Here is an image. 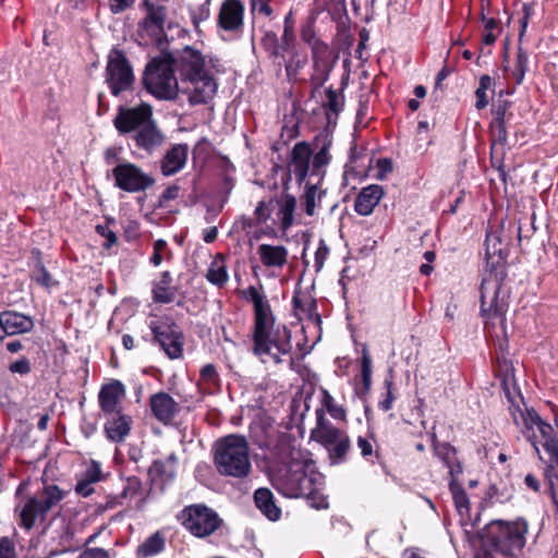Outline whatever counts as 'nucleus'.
Returning a JSON list of instances; mask_svg holds the SVG:
<instances>
[{"mask_svg":"<svg viewBox=\"0 0 558 558\" xmlns=\"http://www.w3.org/2000/svg\"><path fill=\"white\" fill-rule=\"evenodd\" d=\"M257 252L262 263L265 266H279V246L262 244L259 245Z\"/></svg>","mask_w":558,"mask_h":558,"instance_id":"obj_46","label":"nucleus"},{"mask_svg":"<svg viewBox=\"0 0 558 558\" xmlns=\"http://www.w3.org/2000/svg\"><path fill=\"white\" fill-rule=\"evenodd\" d=\"M189 146L186 144H177L167 151L162 161L161 170L165 175H171L180 171L187 159Z\"/></svg>","mask_w":558,"mask_h":558,"instance_id":"obj_29","label":"nucleus"},{"mask_svg":"<svg viewBox=\"0 0 558 558\" xmlns=\"http://www.w3.org/2000/svg\"><path fill=\"white\" fill-rule=\"evenodd\" d=\"M535 427L538 429L543 439L542 446L545 452L558 457V429L545 422L535 409L525 407L524 429L522 433L533 446L538 458L543 460L538 448L537 436L534 430Z\"/></svg>","mask_w":558,"mask_h":558,"instance_id":"obj_9","label":"nucleus"},{"mask_svg":"<svg viewBox=\"0 0 558 558\" xmlns=\"http://www.w3.org/2000/svg\"><path fill=\"white\" fill-rule=\"evenodd\" d=\"M521 404L525 405L523 401H510L509 402V412L513 418V422L517 426L521 423L524 426V417H525V409H521Z\"/></svg>","mask_w":558,"mask_h":558,"instance_id":"obj_49","label":"nucleus"},{"mask_svg":"<svg viewBox=\"0 0 558 558\" xmlns=\"http://www.w3.org/2000/svg\"><path fill=\"white\" fill-rule=\"evenodd\" d=\"M143 84L146 90L159 100H172L181 93L169 51L160 49V54L147 63Z\"/></svg>","mask_w":558,"mask_h":558,"instance_id":"obj_7","label":"nucleus"},{"mask_svg":"<svg viewBox=\"0 0 558 558\" xmlns=\"http://www.w3.org/2000/svg\"><path fill=\"white\" fill-rule=\"evenodd\" d=\"M294 19L292 17V13L290 12L284 17V31L283 38L287 45H290L294 40Z\"/></svg>","mask_w":558,"mask_h":558,"instance_id":"obj_54","label":"nucleus"},{"mask_svg":"<svg viewBox=\"0 0 558 558\" xmlns=\"http://www.w3.org/2000/svg\"><path fill=\"white\" fill-rule=\"evenodd\" d=\"M356 446L361 451V456L372 464L384 462L380 448L376 445L374 432H369L367 436H359L356 439Z\"/></svg>","mask_w":558,"mask_h":558,"instance_id":"obj_32","label":"nucleus"},{"mask_svg":"<svg viewBox=\"0 0 558 558\" xmlns=\"http://www.w3.org/2000/svg\"><path fill=\"white\" fill-rule=\"evenodd\" d=\"M303 391L291 399L289 415L281 432V495L289 498H306L308 505L317 510L328 508L327 497L323 494L324 476L315 471L314 462L307 450L301 449L304 434L303 420L310 405Z\"/></svg>","mask_w":558,"mask_h":558,"instance_id":"obj_1","label":"nucleus"},{"mask_svg":"<svg viewBox=\"0 0 558 558\" xmlns=\"http://www.w3.org/2000/svg\"><path fill=\"white\" fill-rule=\"evenodd\" d=\"M524 484L526 485L527 488H530L531 490H533L535 493H538L541 489V483H539L538 478L531 473L525 475Z\"/></svg>","mask_w":558,"mask_h":558,"instance_id":"obj_63","label":"nucleus"},{"mask_svg":"<svg viewBox=\"0 0 558 558\" xmlns=\"http://www.w3.org/2000/svg\"><path fill=\"white\" fill-rule=\"evenodd\" d=\"M255 442L260 448H266L270 451L279 448V425L275 423L274 418L269 416L260 418L259 434L255 435Z\"/></svg>","mask_w":558,"mask_h":558,"instance_id":"obj_27","label":"nucleus"},{"mask_svg":"<svg viewBox=\"0 0 558 558\" xmlns=\"http://www.w3.org/2000/svg\"><path fill=\"white\" fill-rule=\"evenodd\" d=\"M401 558H426L418 547H407L401 553Z\"/></svg>","mask_w":558,"mask_h":558,"instance_id":"obj_64","label":"nucleus"},{"mask_svg":"<svg viewBox=\"0 0 558 558\" xmlns=\"http://www.w3.org/2000/svg\"><path fill=\"white\" fill-rule=\"evenodd\" d=\"M227 267L223 262L214 260L207 271L206 279L218 287H222L228 281Z\"/></svg>","mask_w":558,"mask_h":558,"instance_id":"obj_42","label":"nucleus"},{"mask_svg":"<svg viewBox=\"0 0 558 558\" xmlns=\"http://www.w3.org/2000/svg\"><path fill=\"white\" fill-rule=\"evenodd\" d=\"M508 251L502 246L500 231L488 230L485 239L486 267L480 286V314L486 320L505 319L508 303L499 299L507 278Z\"/></svg>","mask_w":558,"mask_h":558,"instance_id":"obj_2","label":"nucleus"},{"mask_svg":"<svg viewBox=\"0 0 558 558\" xmlns=\"http://www.w3.org/2000/svg\"><path fill=\"white\" fill-rule=\"evenodd\" d=\"M527 52L523 50L522 47H518L515 62L513 69L511 70V75L515 84L520 85L523 82L525 72L527 71Z\"/></svg>","mask_w":558,"mask_h":558,"instance_id":"obj_41","label":"nucleus"},{"mask_svg":"<svg viewBox=\"0 0 558 558\" xmlns=\"http://www.w3.org/2000/svg\"><path fill=\"white\" fill-rule=\"evenodd\" d=\"M493 78L488 74H484L480 77L478 87L475 90L476 95V105H488L490 97L488 96V92L492 94L495 93Z\"/></svg>","mask_w":558,"mask_h":558,"instance_id":"obj_43","label":"nucleus"},{"mask_svg":"<svg viewBox=\"0 0 558 558\" xmlns=\"http://www.w3.org/2000/svg\"><path fill=\"white\" fill-rule=\"evenodd\" d=\"M254 502L256 508L269 520L277 521L279 519V508L270 489L265 487L256 489Z\"/></svg>","mask_w":558,"mask_h":558,"instance_id":"obj_31","label":"nucleus"},{"mask_svg":"<svg viewBox=\"0 0 558 558\" xmlns=\"http://www.w3.org/2000/svg\"><path fill=\"white\" fill-rule=\"evenodd\" d=\"M31 277L35 282L45 288H50L57 284L40 260L36 262Z\"/></svg>","mask_w":558,"mask_h":558,"instance_id":"obj_45","label":"nucleus"},{"mask_svg":"<svg viewBox=\"0 0 558 558\" xmlns=\"http://www.w3.org/2000/svg\"><path fill=\"white\" fill-rule=\"evenodd\" d=\"M384 388L386 392L383 395V398L378 401V408L387 412L392 409L393 402L397 399L395 392V373L392 368H389L388 374L384 379Z\"/></svg>","mask_w":558,"mask_h":558,"instance_id":"obj_38","label":"nucleus"},{"mask_svg":"<svg viewBox=\"0 0 558 558\" xmlns=\"http://www.w3.org/2000/svg\"><path fill=\"white\" fill-rule=\"evenodd\" d=\"M201 377L207 383H216L218 380V375L215 366L213 364L204 365L201 369Z\"/></svg>","mask_w":558,"mask_h":558,"instance_id":"obj_57","label":"nucleus"},{"mask_svg":"<svg viewBox=\"0 0 558 558\" xmlns=\"http://www.w3.org/2000/svg\"><path fill=\"white\" fill-rule=\"evenodd\" d=\"M323 405L335 420H347V410L343 408V405L337 404L333 397L326 390H324Z\"/></svg>","mask_w":558,"mask_h":558,"instance_id":"obj_44","label":"nucleus"},{"mask_svg":"<svg viewBox=\"0 0 558 558\" xmlns=\"http://www.w3.org/2000/svg\"><path fill=\"white\" fill-rule=\"evenodd\" d=\"M0 558H16L14 543L8 536L0 538Z\"/></svg>","mask_w":558,"mask_h":558,"instance_id":"obj_52","label":"nucleus"},{"mask_svg":"<svg viewBox=\"0 0 558 558\" xmlns=\"http://www.w3.org/2000/svg\"><path fill=\"white\" fill-rule=\"evenodd\" d=\"M153 415L160 423L168 425L180 412V404L167 392L160 391L149 398Z\"/></svg>","mask_w":558,"mask_h":558,"instance_id":"obj_18","label":"nucleus"},{"mask_svg":"<svg viewBox=\"0 0 558 558\" xmlns=\"http://www.w3.org/2000/svg\"><path fill=\"white\" fill-rule=\"evenodd\" d=\"M449 490L452 495L454 506L461 515L469 514L470 512V500L465 489L458 478H451L449 481Z\"/></svg>","mask_w":558,"mask_h":558,"instance_id":"obj_36","label":"nucleus"},{"mask_svg":"<svg viewBox=\"0 0 558 558\" xmlns=\"http://www.w3.org/2000/svg\"><path fill=\"white\" fill-rule=\"evenodd\" d=\"M92 482H89L87 478H83L77 482L75 486V492L84 497L89 496L94 493V488L92 487Z\"/></svg>","mask_w":558,"mask_h":558,"instance_id":"obj_60","label":"nucleus"},{"mask_svg":"<svg viewBox=\"0 0 558 558\" xmlns=\"http://www.w3.org/2000/svg\"><path fill=\"white\" fill-rule=\"evenodd\" d=\"M124 396V386L119 380H113L101 387L98 401L100 409L106 414H112L120 412L118 409L120 399Z\"/></svg>","mask_w":558,"mask_h":558,"instance_id":"obj_25","label":"nucleus"},{"mask_svg":"<svg viewBox=\"0 0 558 558\" xmlns=\"http://www.w3.org/2000/svg\"><path fill=\"white\" fill-rule=\"evenodd\" d=\"M332 144L331 136L329 134L324 135V142L322 147L316 154L312 156V169H311V178H317L319 181H324L326 175V167L331 161V155L329 153V148Z\"/></svg>","mask_w":558,"mask_h":558,"instance_id":"obj_30","label":"nucleus"},{"mask_svg":"<svg viewBox=\"0 0 558 558\" xmlns=\"http://www.w3.org/2000/svg\"><path fill=\"white\" fill-rule=\"evenodd\" d=\"M385 195L378 184H369L361 190L354 201V209L360 216H369Z\"/></svg>","mask_w":558,"mask_h":558,"instance_id":"obj_22","label":"nucleus"},{"mask_svg":"<svg viewBox=\"0 0 558 558\" xmlns=\"http://www.w3.org/2000/svg\"><path fill=\"white\" fill-rule=\"evenodd\" d=\"M183 526L194 536L211 535L221 524L218 514L205 505H191L181 512Z\"/></svg>","mask_w":558,"mask_h":558,"instance_id":"obj_12","label":"nucleus"},{"mask_svg":"<svg viewBox=\"0 0 558 558\" xmlns=\"http://www.w3.org/2000/svg\"><path fill=\"white\" fill-rule=\"evenodd\" d=\"M142 489V482L136 476L128 478V485L124 487L121 497L137 495Z\"/></svg>","mask_w":558,"mask_h":558,"instance_id":"obj_53","label":"nucleus"},{"mask_svg":"<svg viewBox=\"0 0 558 558\" xmlns=\"http://www.w3.org/2000/svg\"><path fill=\"white\" fill-rule=\"evenodd\" d=\"M361 376L363 390L365 393H367L372 388V359L366 350L363 351L361 362Z\"/></svg>","mask_w":558,"mask_h":558,"instance_id":"obj_47","label":"nucleus"},{"mask_svg":"<svg viewBox=\"0 0 558 558\" xmlns=\"http://www.w3.org/2000/svg\"><path fill=\"white\" fill-rule=\"evenodd\" d=\"M172 277L169 271H163L160 280L154 283L153 300L156 303H170L174 300L177 288L171 286Z\"/></svg>","mask_w":558,"mask_h":558,"instance_id":"obj_33","label":"nucleus"},{"mask_svg":"<svg viewBox=\"0 0 558 558\" xmlns=\"http://www.w3.org/2000/svg\"><path fill=\"white\" fill-rule=\"evenodd\" d=\"M323 181L312 182V180H305L302 184L304 185V192L300 196V204L304 213L312 217L315 215L316 201L320 203L327 191L322 187Z\"/></svg>","mask_w":558,"mask_h":558,"instance_id":"obj_28","label":"nucleus"},{"mask_svg":"<svg viewBox=\"0 0 558 558\" xmlns=\"http://www.w3.org/2000/svg\"><path fill=\"white\" fill-rule=\"evenodd\" d=\"M77 558H109V554L102 548L95 547L85 549Z\"/></svg>","mask_w":558,"mask_h":558,"instance_id":"obj_58","label":"nucleus"},{"mask_svg":"<svg viewBox=\"0 0 558 558\" xmlns=\"http://www.w3.org/2000/svg\"><path fill=\"white\" fill-rule=\"evenodd\" d=\"M112 13H120L130 8L135 0H109Z\"/></svg>","mask_w":558,"mask_h":558,"instance_id":"obj_61","label":"nucleus"},{"mask_svg":"<svg viewBox=\"0 0 558 558\" xmlns=\"http://www.w3.org/2000/svg\"><path fill=\"white\" fill-rule=\"evenodd\" d=\"M274 203L279 204V199L272 198L269 199L268 202H259L255 208L254 217H242V229L245 230L247 228L265 223L270 218V214L274 209Z\"/></svg>","mask_w":558,"mask_h":558,"instance_id":"obj_35","label":"nucleus"},{"mask_svg":"<svg viewBox=\"0 0 558 558\" xmlns=\"http://www.w3.org/2000/svg\"><path fill=\"white\" fill-rule=\"evenodd\" d=\"M95 230L99 235L106 238V242L104 244L105 248H110L112 245H114L118 242L117 234L112 230H110L107 226L97 225L95 227Z\"/></svg>","mask_w":558,"mask_h":558,"instance_id":"obj_50","label":"nucleus"},{"mask_svg":"<svg viewBox=\"0 0 558 558\" xmlns=\"http://www.w3.org/2000/svg\"><path fill=\"white\" fill-rule=\"evenodd\" d=\"M300 135L299 123L295 122L291 128H287L286 125L281 128V138L287 136L288 140H293Z\"/></svg>","mask_w":558,"mask_h":558,"instance_id":"obj_62","label":"nucleus"},{"mask_svg":"<svg viewBox=\"0 0 558 558\" xmlns=\"http://www.w3.org/2000/svg\"><path fill=\"white\" fill-rule=\"evenodd\" d=\"M214 462L221 475L245 477L251 470L248 444L241 435H228L215 444Z\"/></svg>","mask_w":558,"mask_h":558,"instance_id":"obj_6","label":"nucleus"},{"mask_svg":"<svg viewBox=\"0 0 558 558\" xmlns=\"http://www.w3.org/2000/svg\"><path fill=\"white\" fill-rule=\"evenodd\" d=\"M296 198L293 195H281V230L289 229L294 223Z\"/></svg>","mask_w":558,"mask_h":558,"instance_id":"obj_40","label":"nucleus"},{"mask_svg":"<svg viewBox=\"0 0 558 558\" xmlns=\"http://www.w3.org/2000/svg\"><path fill=\"white\" fill-rule=\"evenodd\" d=\"M522 13H523V16H522V19L520 21V24H521L520 35L521 36L526 31L527 23H529L531 16L534 14V7H533V4L532 3H523V5H522Z\"/></svg>","mask_w":558,"mask_h":558,"instance_id":"obj_56","label":"nucleus"},{"mask_svg":"<svg viewBox=\"0 0 558 558\" xmlns=\"http://www.w3.org/2000/svg\"><path fill=\"white\" fill-rule=\"evenodd\" d=\"M9 371L13 374L27 375L32 372V365L28 359L22 357L11 363Z\"/></svg>","mask_w":558,"mask_h":558,"instance_id":"obj_51","label":"nucleus"},{"mask_svg":"<svg viewBox=\"0 0 558 558\" xmlns=\"http://www.w3.org/2000/svg\"><path fill=\"white\" fill-rule=\"evenodd\" d=\"M165 549V537L160 532L154 533L137 548V555L144 558L155 556Z\"/></svg>","mask_w":558,"mask_h":558,"instance_id":"obj_37","label":"nucleus"},{"mask_svg":"<svg viewBox=\"0 0 558 558\" xmlns=\"http://www.w3.org/2000/svg\"><path fill=\"white\" fill-rule=\"evenodd\" d=\"M112 175L116 186L129 193L144 192L155 184V179L150 174L132 162L117 165L112 169Z\"/></svg>","mask_w":558,"mask_h":558,"instance_id":"obj_15","label":"nucleus"},{"mask_svg":"<svg viewBox=\"0 0 558 558\" xmlns=\"http://www.w3.org/2000/svg\"><path fill=\"white\" fill-rule=\"evenodd\" d=\"M505 371L501 377V388L505 392V396L510 401H523V396L518 387L514 377V367L511 364H508L507 361H504Z\"/></svg>","mask_w":558,"mask_h":558,"instance_id":"obj_34","label":"nucleus"},{"mask_svg":"<svg viewBox=\"0 0 558 558\" xmlns=\"http://www.w3.org/2000/svg\"><path fill=\"white\" fill-rule=\"evenodd\" d=\"M63 493L57 485L45 486L43 492L28 499L21 512V523L31 530L37 519L44 520L46 514L62 500Z\"/></svg>","mask_w":558,"mask_h":558,"instance_id":"obj_11","label":"nucleus"},{"mask_svg":"<svg viewBox=\"0 0 558 558\" xmlns=\"http://www.w3.org/2000/svg\"><path fill=\"white\" fill-rule=\"evenodd\" d=\"M101 469L98 462L93 461L84 474V478H87L92 483L99 482L101 478Z\"/></svg>","mask_w":558,"mask_h":558,"instance_id":"obj_55","label":"nucleus"},{"mask_svg":"<svg viewBox=\"0 0 558 558\" xmlns=\"http://www.w3.org/2000/svg\"><path fill=\"white\" fill-rule=\"evenodd\" d=\"M244 5L241 0H225L218 14V26L227 32H236L243 26Z\"/></svg>","mask_w":558,"mask_h":558,"instance_id":"obj_20","label":"nucleus"},{"mask_svg":"<svg viewBox=\"0 0 558 558\" xmlns=\"http://www.w3.org/2000/svg\"><path fill=\"white\" fill-rule=\"evenodd\" d=\"M134 140L140 148L150 153L162 144L165 136L150 118L136 132Z\"/></svg>","mask_w":558,"mask_h":558,"instance_id":"obj_26","label":"nucleus"},{"mask_svg":"<svg viewBox=\"0 0 558 558\" xmlns=\"http://www.w3.org/2000/svg\"><path fill=\"white\" fill-rule=\"evenodd\" d=\"M147 4V16L143 22L146 32L156 38V44L159 49H165V43L167 41L163 32V24L166 20V9L161 5Z\"/></svg>","mask_w":558,"mask_h":558,"instance_id":"obj_21","label":"nucleus"},{"mask_svg":"<svg viewBox=\"0 0 558 558\" xmlns=\"http://www.w3.org/2000/svg\"><path fill=\"white\" fill-rule=\"evenodd\" d=\"M316 427L311 437L328 451L331 465L342 464L351 449V440L345 430L336 427L325 418L323 409L316 410Z\"/></svg>","mask_w":558,"mask_h":558,"instance_id":"obj_8","label":"nucleus"},{"mask_svg":"<svg viewBox=\"0 0 558 558\" xmlns=\"http://www.w3.org/2000/svg\"><path fill=\"white\" fill-rule=\"evenodd\" d=\"M527 532L529 523L524 518L493 520L478 533L481 546L474 558H519Z\"/></svg>","mask_w":558,"mask_h":558,"instance_id":"obj_4","label":"nucleus"},{"mask_svg":"<svg viewBox=\"0 0 558 558\" xmlns=\"http://www.w3.org/2000/svg\"><path fill=\"white\" fill-rule=\"evenodd\" d=\"M149 328L153 332V341L171 360L183 355L184 335L180 326L170 317L151 320Z\"/></svg>","mask_w":558,"mask_h":558,"instance_id":"obj_10","label":"nucleus"},{"mask_svg":"<svg viewBox=\"0 0 558 558\" xmlns=\"http://www.w3.org/2000/svg\"><path fill=\"white\" fill-rule=\"evenodd\" d=\"M106 82L113 95L130 89L134 83L132 68L121 50L113 49L109 54Z\"/></svg>","mask_w":558,"mask_h":558,"instance_id":"obj_14","label":"nucleus"},{"mask_svg":"<svg viewBox=\"0 0 558 558\" xmlns=\"http://www.w3.org/2000/svg\"><path fill=\"white\" fill-rule=\"evenodd\" d=\"M262 46L269 53L270 57L277 58L279 53V45L276 33H266L262 39Z\"/></svg>","mask_w":558,"mask_h":558,"instance_id":"obj_48","label":"nucleus"},{"mask_svg":"<svg viewBox=\"0 0 558 558\" xmlns=\"http://www.w3.org/2000/svg\"><path fill=\"white\" fill-rule=\"evenodd\" d=\"M151 107H119L113 125L120 134L140 130L151 118Z\"/></svg>","mask_w":558,"mask_h":558,"instance_id":"obj_17","label":"nucleus"},{"mask_svg":"<svg viewBox=\"0 0 558 558\" xmlns=\"http://www.w3.org/2000/svg\"><path fill=\"white\" fill-rule=\"evenodd\" d=\"M108 415L109 417L105 423L107 438L112 442H122L130 434L132 417L121 411Z\"/></svg>","mask_w":558,"mask_h":558,"instance_id":"obj_23","label":"nucleus"},{"mask_svg":"<svg viewBox=\"0 0 558 558\" xmlns=\"http://www.w3.org/2000/svg\"><path fill=\"white\" fill-rule=\"evenodd\" d=\"M432 448L434 454L448 469L450 480L458 478L463 472V466L458 458L457 448L447 441H439L435 434L432 436Z\"/></svg>","mask_w":558,"mask_h":558,"instance_id":"obj_19","label":"nucleus"},{"mask_svg":"<svg viewBox=\"0 0 558 558\" xmlns=\"http://www.w3.org/2000/svg\"><path fill=\"white\" fill-rule=\"evenodd\" d=\"M312 156L313 150L310 143L303 141L293 146L287 158L288 173L282 182L284 191L289 189L288 184L292 179V174L294 175L295 183L299 186L305 182L308 174H311Z\"/></svg>","mask_w":558,"mask_h":558,"instance_id":"obj_16","label":"nucleus"},{"mask_svg":"<svg viewBox=\"0 0 558 558\" xmlns=\"http://www.w3.org/2000/svg\"><path fill=\"white\" fill-rule=\"evenodd\" d=\"M0 315L5 335L9 337L29 332L35 326L31 316L15 311H3Z\"/></svg>","mask_w":558,"mask_h":558,"instance_id":"obj_24","label":"nucleus"},{"mask_svg":"<svg viewBox=\"0 0 558 558\" xmlns=\"http://www.w3.org/2000/svg\"><path fill=\"white\" fill-rule=\"evenodd\" d=\"M244 293L254 307L253 353L264 363L271 360L277 364L279 333L275 330L276 316L271 306L255 287H250Z\"/></svg>","mask_w":558,"mask_h":558,"instance_id":"obj_5","label":"nucleus"},{"mask_svg":"<svg viewBox=\"0 0 558 558\" xmlns=\"http://www.w3.org/2000/svg\"><path fill=\"white\" fill-rule=\"evenodd\" d=\"M493 113L495 118L489 124L490 165L498 171L505 168V146L508 138L507 124L512 113L507 112V107H496Z\"/></svg>","mask_w":558,"mask_h":558,"instance_id":"obj_13","label":"nucleus"},{"mask_svg":"<svg viewBox=\"0 0 558 558\" xmlns=\"http://www.w3.org/2000/svg\"><path fill=\"white\" fill-rule=\"evenodd\" d=\"M175 476V468L162 460H155L148 469V477L151 482L160 478L165 482L172 481Z\"/></svg>","mask_w":558,"mask_h":558,"instance_id":"obj_39","label":"nucleus"},{"mask_svg":"<svg viewBox=\"0 0 558 558\" xmlns=\"http://www.w3.org/2000/svg\"><path fill=\"white\" fill-rule=\"evenodd\" d=\"M170 60L179 75L181 93L187 95L191 105H206L213 100L218 83L199 50L185 46L174 53L170 52Z\"/></svg>","mask_w":558,"mask_h":558,"instance_id":"obj_3","label":"nucleus"},{"mask_svg":"<svg viewBox=\"0 0 558 558\" xmlns=\"http://www.w3.org/2000/svg\"><path fill=\"white\" fill-rule=\"evenodd\" d=\"M180 187L178 185L168 186L160 195L159 203L162 205L166 202L175 199L179 196Z\"/></svg>","mask_w":558,"mask_h":558,"instance_id":"obj_59","label":"nucleus"}]
</instances>
